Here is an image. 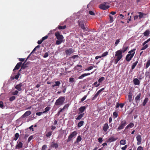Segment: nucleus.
I'll return each mask as SVG.
<instances>
[{"mask_svg": "<svg viewBox=\"0 0 150 150\" xmlns=\"http://www.w3.org/2000/svg\"><path fill=\"white\" fill-rule=\"evenodd\" d=\"M33 138V136H30L28 139V142H29Z\"/></svg>", "mask_w": 150, "mask_h": 150, "instance_id": "nucleus-57", "label": "nucleus"}, {"mask_svg": "<svg viewBox=\"0 0 150 150\" xmlns=\"http://www.w3.org/2000/svg\"><path fill=\"white\" fill-rule=\"evenodd\" d=\"M148 46L147 45H145L143 46L142 47L141 49L142 50H144L146 49L148 47Z\"/></svg>", "mask_w": 150, "mask_h": 150, "instance_id": "nucleus-45", "label": "nucleus"}, {"mask_svg": "<svg viewBox=\"0 0 150 150\" xmlns=\"http://www.w3.org/2000/svg\"><path fill=\"white\" fill-rule=\"evenodd\" d=\"M108 128L109 126L108 124L107 123H105L103 127V130L105 132L107 131Z\"/></svg>", "mask_w": 150, "mask_h": 150, "instance_id": "nucleus-19", "label": "nucleus"}, {"mask_svg": "<svg viewBox=\"0 0 150 150\" xmlns=\"http://www.w3.org/2000/svg\"><path fill=\"white\" fill-rule=\"evenodd\" d=\"M128 47L125 45H123L122 48L116 52L115 56H122V53H125L127 51Z\"/></svg>", "mask_w": 150, "mask_h": 150, "instance_id": "nucleus-3", "label": "nucleus"}, {"mask_svg": "<svg viewBox=\"0 0 150 150\" xmlns=\"http://www.w3.org/2000/svg\"><path fill=\"white\" fill-rule=\"evenodd\" d=\"M127 145H125L124 147H122L121 149L122 150H125L127 148Z\"/></svg>", "mask_w": 150, "mask_h": 150, "instance_id": "nucleus-64", "label": "nucleus"}, {"mask_svg": "<svg viewBox=\"0 0 150 150\" xmlns=\"http://www.w3.org/2000/svg\"><path fill=\"white\" fill-rule=\"evenodd\" d=\"M18 92L17 91H15L12 93V94L13 95H17L18 93Z\"/></svg>", "mask_w": 150, "mask_h": 150, "instance_id": "nucleus-58", "label": "nucleus"}, {"mask_svg": "<svg viewBox=\"0 0 150 150\" xmlns=\"http://www.w3.org/2000/svg\"><path fill=\"white\" fill-rule=\"evenodd\" d=\"M126 123L127 122L125 120H124L122 121L120 125L119 126L118 128L117 129V131H118L119 130L123 129L126 125Z\"/></svg>", "mask_w": 150, "mask_h": 150, "instance_id": "nucleus-7", "label": "nucleus"}, {"mask_svg": "<svg viewBox=\"0 0 150 150\" xmlns=\"http://www.w3.org/2000/svg\"><path fill=\"white\" fill-rule=\"evenodd\" d=\"M24 64V63L21 66V69H25L27 67L26 65V64Z\"/></svg>", "mask_w": 150, "mask_h": 150, "instance_id": "nucleus-53", "label": "nucleus"}, {"mask_svg": "<svg viewBox=\"0 0 150 150\" xmlns=\"http://www.w3.org/2000/svg\"><path fill=\"white\" fill-rule=\"evenodd\" d=\"M19 133H16L15 135V137L14 138V140L15 141L17 140L19 137Z\"/></svg>", "mask_w": 150, "mask_h": 150, "instance_id": "nucleus-35", "label": "nucleus"}, {"mask_svg": "<svg viewBox=\"0 0 150 150\" xmlns=\"http://www.w3.org/2000/svg\"><path fill=\"white\" fill-rule=\"evenodd\" d=\"M22 85V83H20L19 84L17 85L15 87V88L18 90V91H20L21 90V87Z\"/></svg>", "mask_w": 150, "mask_h": 150, "instance_id": "nucleus-18", "label": "nucleus"}, {"mask_svg": "<svg viewBox=\"0 0 150 150\" xmlns=\"http://www.w3.org/2000/svg\"><path fill=\"white\" fill-rule=\"evenodd\" d=\"M138 13L139 14V19H141L143 17L144 14L143 13L140 12H138Z\"/></svg>", "mask_w": 150, "mask_h": 150, "instance_id": "nucleus-39", "label": "nucleus"}, {"mask_svg": "<svg viewBox=\"0 0 150 150\" xmlns=\"http://www.w3.org/2000/svg\"><path fill=\"white\" fill-rule=\"evenodd\" d=\"M100 93V92H99V91H98L97 92V93L95 94V95L93 97V98H92V100H94L95 99H96Z\"/></svg>", "mask_w": 150, "mask_h": 150, "instance_id": "nucleus-30", "label": "nucleus"}, {"mask_svg": "<svg viewBox=\"0 0 150 150\" xmlns=\"http://www.w3.org/2000/svg\"><path fill=\"white\" fill-rule=\"evenodd\" d=\"M120 144L124 145L126 144V140L123 139L120 141Z\"/></svg>", "mask_w": 150, "mask_h": 150, "instance_id": "nucleus-37", "label": "nucleus"}, {"mask_svg": "<svg viewBox=\"0 0 150 150\" xmlns=\"http://www.w3.org/2000/svg\"><path fill=\"white\" fill-rule=\"evenodd\" d=\"M122 57H113L112 58L111 60L112 62H113L115 64H116L121 59Z\"/></svg>", "mask_w": 150, "mask_h": 150, "instance_id": "nucleus-9", "label": "nucleus"}, {"mask_svg": "<svg viewBox=\"0 0 150 150\" xmlns=\"http://www.w3.org/2000/svg\"><path fill=\"white\" fill-rule=\"evenodd\" d=\"M65 100L64 97L60 96L56 100L55 103V105L56 106H60L63 104Z\"/></svg>", "mask_w": 150, "mask_h": 150, "instance_id": "nucleus-4", "label": "nucleus"}, {"mask_svg": "<svg viewBox=\"0 0 150 150\" xmlns=\"http://www.w3.org/2000/svg\"><path fill=\"white\" fill-rule=\"evenodd\" d=\"M81 140H82V138H81V137L80 135H79V136H78L77 137V138L76 140V143L79 142H80Z\"/></svg>", "mask_w": 150, "mask_h": 150, "instance_id": "nucleus-32", "label": "nucleus"}, {"mask_svg": "<svg viewBox=\"0 0 150 150\" xmlns=\"http://www.w3.org/2000/svg\"><path fill=\"white\" fill-rule=\"evenodd\" d=\"M15 98L16 97L15 96H13L10 98L9 100L11 101H13L15 99Z\"/></svg>", "mask_w": 150, "mask_h": 150, "instance_id": "nucleus-46", "label": "nucleus"}, {"mask_svg": "<svg viewBox=\"0 0 150 150\" xmlns=\"http://www.w3.org/2000/svg\"><path fill=\"white\" fill-rule=\"evenodd\" d=\"M87 95L84 96L83 98H82L81 99V102H83L85 100L87 97Z\"/></svg>", "mask_w": 150, "mask_h": 150, "instance_id": "nucleus-56", "label": "nucleus"}, {"mask_svg": "<svg viewBox=\"0 0 150 150\" xmlns=\"http://www.w3.org/2000/svg\"><path fill=\"white\" fill-rule=\"evenodd\" d=\"M150 41V38L146 40L143 43L142 45L143 46L144 45H146V44L148 42H149Z\"/></svg>", "mask_w": 150, "mask_h": 150, "instance_id": "nucleus-47", "label": "nucleus"}, {"mask_svg": "<svg viewBox=\"0 0 150 150\" xmlns=\"http://www.w3.org/2000/svg\"><path fill=\"white\" fill-rule=\"evenodd\" d=\"M132 93L129 92L128 95V101L129 102H131L132 101Z\"/></svg>", "mask_w": 150, "mask_h": 150, "instance_id": "nucleus-26", "label": "nucleus"}, {"mask_svg": "<svg viewBox=\"0 0 150 150\" xmlns=\"http://www.w3.org/2000/svg\"><path fill=\"white\" fill-rule=\"evenodd\" d=\"M108 52H105L103 53L101 56H106L108 54Z\"/></svg>", "mask_w": 150, "mask_h": 150, "instance_id": "nucleus-59", "label": "nucleus"}, {"mask_svg": "<svg viewBox=\"0 0 150 150\" xmlns=\"http://www.w3.org/2000/svg\"><path fill=\"white\" fill-rule=\"evenodd\" d=\"M148 100V98H145L142 103V105L143 106H144L145 105L146 103L147 102Z\"/></svg>", "mask_w": 150, "mask_h": 150, "instance_id": "nucleus-31", "label": "nucleus"}, {"mask_svg": "<svg viewBox=\"0 0 150 150\" xmlns=\"http://www.w3.org/2000/svg\"><path fill=\"white\" fill-rule=\"evenodd\" d=\"M31 113V111L30 110L27 111L22 116V118H25L27 116L30 115Z\"/></svg>", "mask_w": 150, "mask_h": 150, "instance_id": "nucleus-14", "label": "nucleus"}, {"mask_svg": "<svg viewBox=\"0 0 150 150\" xmlns=\"http://www.w3.org/2000/svg\"><path fill=\"white\" fill-rule=\"evenodd\" d=\"M55 35L57 39L58 40L56 41V44L57 45L60 44L63 42L64 39L63 36L60 34L59 32H56L55 33Z\"/></svg>", "mask_w": 150, "mask_h": 150, "instance_id": "nucleus-1", "label": "nucleus"}, {"mask_svg": "<svg viewBox=\"0 0 150 150\" xmlns=\"http://www.w3.org/2000/svg\"><path fill=\"white\" fill-rule=\"evenodd\" d=\"M136 139L137 142V145H139L142 142V137L140 135H138L136 137Z\"/></svg>", "mask_w": 150, "mask_h": 150, "instance_id": "nucleus-13", "label": "nucleus"}, {"mask_svg": "<svg viewBox=\"0 0 150 150\" xmlns=\"http://www.w3.org/2000/svg\"><path fill=\"white\" fill-rule=\"evenodd\" d=\"M133 82L135 85H139L140 84V81L138 79L135 78L133 79Z\"/></svg>", "mask_w": 150, "mask_h": 150, "instance_id": "nucleus-17", "label": "nucleus"}, {"mask_svg": "<svg viewBox=\"0 0 150 150\" xmlns=\"http://www.w3.org/2000/svg\"><path fill=\"white\" fill-rule=\"evenodd\" d=\"M69 106V104H66L63 107V108H62L63 110H64L65 109L67 108Z\"/></svg>", "mask_w": 150, "mask_h": 150, "instance_id": "nucleus-49", "label": "nucleus"}, {"mask_svg": "<svg viewBox=\"0 0 150 150\" xmlns=\"http://www.w3.org/2000/svg\"><path fill=\"white\" fill-rule=\"evenodd\" d=\"M137 150H143V148L142 146H139L137 148Z\"/></svg>", "mask_w": 150, "mask_h": 150, "instance_id": "nucleus-61", "label": "nucleus"}, {"mask_svg": "<svg viewBox=\"0 0 150 150\" xmlns=\"http://www.w3.org/2000/svg\"><path fill=\"white\" fill-rule=\"evenodd\" d=\"M134 125L133 123L130 122L129 125H128L125 127V129H127L129 128H132L134 126Z\"/></svg>", "mask_w": 150, "mask_h": 150, "instance_id": "nucleus-27", "label": "nucleus"}, {"mask_svg": "<svg viewBox=\"0 0 150 150\" xmlns=\"http://www.w3.org/2000/svg\"><path fill=\"white\" fill-rule=\"evenodd\" d=\"M23 145V144L21 142H19L18 144L17 145L16 147V149L20 148H21Z\"/></svg>", "mask_w": 150, "mask_h": 150, "instance_id": "nucleus-23", "label": "nucleus"}, {"mask_svg": "<svg viewBox=\"0 0 150 150\" xmlns=\"http://www.w3.org/2000/svg\"><path fill=\"white\" fill-rule=\"evenodd\" d=\"M113 115L115 117V118H116L118 116V114L116 112H113Z\"/></svg>", "mask_w": 150, "mask_h": 150, "instance_id": "nucleus-52", "label": "nucleus"}, {"mask_svg": "<svg viewBox=\"0 0 150 150\" xmlns=\"http://www.w3.org/2000/svg\"><path fill=\"white\" fill-rule=\"evenodd\" d=\"M136 49H133L128 52V54L126 56H133L135 53Z\"/></svg>", "mask_w": 150, "mask_h": 150, "instance_id": "nucleus-11", "label": "nucleus"}, {"mask_svg": "<svg viewBox=\"0 0 150 150\" xmlns=\"http://www.w3.org/2000/svg\"><path fill=\"white\" fill-rule=\"evenodd\" d=\"M125 103H119L120 107L121 108H122L125 105Z\"/></svg>", "mask_w": 150, "mask_h": 150, "instance_id": "nucleus-60", "label": "nucleus"}, {"mask_svg": "<svg viewBox=\"0 0 150 150\" xmlns=\"http://www.w3.org/2000/svg\"><path fill=\"white\" fill-rule=\"evenodd\" d=\"M66 28V26L64 25V26L59 25L58 26V28L59 30H63Z\"/></svg>", "mask_w": 150, "mask_h": 150, "instance_id": "nucleus-29", "label": "nucleus"}, {"mask_svg": "<svg viewBox=\"0 0 150 150\" xmlns=\"http://www.w3.org/2000/svg\"><path fill=\"white\" fill-rule=\"evenodd\" d=\"M141 96V93H140L138 94L136 97L135 98V100L136 103L139 101Z\"/></svg>", "mask_w": 150, "mask_h": 150, "instance_id": "nucleus-21", "label": "nucleus"}, {"mask_svg": "<svg viewBox=\"0 0 150 150\" xmlns=\"http://www.w3.org/2000/svg\"><path fill=\"white\" fill-rule=\"evenodd\" d=\"M100 83H98V82L97 81L95 82L93 85V86L95 87H98L100 85Z\"/></svg>", "mask_w": 150, "mask_h": 150, "instance_id": "nucleus-38", "label": "nucleus"}, {"mask_svg": "<svg viewBox=\"0 0 150 150\" xmlns=\"http://www.w3.org/2000/svg\"><path fill=\"white\" fill-rule=\"evenodd\" d=\"M93 68V67L92 66H90L88 68L85 69L86 71H89L92 69Z\"/></svg>", "mask_w": 150, "mask_h": 150, "instance_id": "nucleus-55", "label": "nucleus"}, {"mask_svg": "<svg viewBox=\"0 0 150 150\" xmlns=\"http://www.w3.org/2000/svg\"><path fill=\"white\" fill-rule=\"evenodd\" d=\"M109 18H110V23H112L113 21V17L111 15L109 16Z\"/></svg>", "mask_w": 150, "mask_h": 150, "instance_id": "nucleus-44", "label": "nucleus"}, {"mask_svg": "<svg viewBox=\"0 0 150 150\" xmlns=\"http://www.w3.org/2000/svg\"><path fill=\"white\" fill-rule=\"evenodd\" d=\"M77 134V133L76 131H74L68 137V138L67 139V142H70L72 138L76 135Z\"/></svg>", "mask_w": 150, "mask_h": 150, "instance_id": "nucleus-8", "label": "nucleus"}, {"mask_svg": "<svg viewBox=\"0 0 150 150\" xmlns=\"http://www.w3.org/2000/svg\"><path fill=\"white\" fill-rule=\"evenodd\" d=\"M109 4V3L108 2H105L104 3H103L102 4H101L99 6V7L100 8L103 10H105L108 9L110 7V6H109L107 5V4Z\"/></svg>", "mask_w": 150, "mask_h": 150, "instance_id": "nucleus-5", "label": "nucleus"}, {"mask_svg": "<svg viewBox=\"0 0 150 150\" xmlns=\"http://www.w3.org/2000/svg\"><path fill=\"white\" fill-rule=\"evenodd\" d=\"M69 82H73L74 81V78L72 77H70V78L69 79Z\"/></svg>", "mask_w": 150, "mask_h": 150, "instance_id": "nucleus-54", "label": "nucleus"}, {"mask_svg": "<svg viewBox=\"0 0 150 150\" xmlns=\"http://www.w3.org/2000/svg\"><path fill=\"white\" fill-rule=\"evenodd\" d=\"M84 122L83 121H81L79 122L78 124L77 125L78 127H81V126H82L83 125Z\"/></svg>", "mask_w": 150, "mask_h": 150, "instance_id": "nucleus-33", "label": "nucleus"}, {"mask_svg": "<svg viewBox=\"0 0 150 150\" xmlns=\"http://www.w3.org/2000/svg\"><path fill=\"white\" fill-rule=\"evenodd\" d=\"M120 42V39H118L116 40L115 42V46H117V45Z\"/></svg>", "mask_w": 150, "mask_h": 150, "instance_id": "nucleus-50", "label": "nucleus"}, {"mask_svg": "<svg viewBox=\"0 0 150 150\" xmlns=\"http://www.w3.org/2000/svg\"><path fill=\"white\" fill-rule=\"evenodd\" d=\"M40 46L39 45L36 46L28 56H30L31 54L35 56L36 55L38 56L40 55L41 53L40 50Z\"/></svg>", "mask_w": 150, "mask_h": 150, "instance_id": "nucleus-2", "label": "nucleus"}, {"mask_svg": "<svg viewBox=\"0 0 150 150\" xmlns=\"http://www.w3.org/2000/svg\"><path fill=\"white\" fill-rule=\"evenodd\" d=\"M58 144L57 143H53L51 144V146L52 147L57 148L58 147Z\"/></svg>", "mask_w": 150, "mask_h": 150, "instance_id": "nucleus-34", "label": "nucleus"}, {"mask_svg": "<svg viewBox=\"0 0 150 150\" xmlns=\"http://www.w3.org/2000/svg\"><path fill=\"white\" fill-rule=\"evenodd\" d=\"M89 13L91 15H95V13L91 11H89Z\"/></svg>", "mask_w": 150, "mask_h": 150, "instance_id": "nucleus-62", "label": "nucleus"}, {"mask_svg": "<svg viewBox=\"0 0 150 150\" xmlns=\"http://www.w3.org/2000/svg\"><path fill=\"white\" fill-rule=\"evenodd\" d=\"M22 64V62H19L15 66L14 69L13 70V71H14L15 70H17L19 69L20 67Z\"/></svg>", "mask_w": 150, "mask_h": 150, "instance_id": "nucleus-16", "label": "nucleus"}, {"mask_svg": "<svg viewBox=\"0 0 150 150\" xmlns=\"http://www.w3.org/2000/svg\"><path fill=\"white\" fill-rule=\"evenodd\" d=\"M150 65V60H149L147 61L146 65V68H148L149 66Z\"/></svg>", "mask_w": 150, "mask_h": 150, "instance_id": "nucleus-41", "label": "nucleus"}, {"mask_svg": "<svg viewBox=\"0 0 150 150\" xmlns=\"http://www.w3.org/2000/svg\"><path fill=\"white\" fill-rule=\"evenodd\" d=\"M50 109V107L47 106L45 109V111L43 112V113H45L49 111Z\"/></svg>", "mask_w": 150, "mask_h": 150, "instance_id": "nucleus-36", "label": "nucleus"}, {"mask_svg": "<svg viewBox=\"0 0 150 150\" xmlns=\"http://www.w3.org/2000/svg\"><path fill=\"white\" fill-rule=\"evenodd\" d=\"M93 72H91V73L90 74V73H85L84 74H82L79 77L78 79H83L84 77L86 76H88L90 75L91 74H92L93 73Z\"/></svg>", "mask_w": 150, "mask_h": 150, "instance_id": "nucleus-15", "label": "nucleus"}, {"mask_svg": "<svg viewBox=\"0 0 150 150\" xmlns=\"http://www.w3.org/2000/svg\"><path fill=\"white\" fill-rule=\"evenodd\" d=\"M55 83L56 84H55L56 85H57V86H59L61 83L59 81H55Z\"/></svg>", "mask_w": 150, "mask_h": 150, "instance_id": "nucleus-63", "label": "nucleus"}, {"mask_svg": "<svg viewBox=\"0 0 150 150\" xmlns=\"http://www.w3.org/2000/svg\"><path fill=\"white\" fill-rule=\"evenodd\" d=\"M104 79V78L103 77H101L98 80V82L99 83L101 82Z\"/></svg>", "mask_w": 150, "mask_h": 150, "instance_id": "nucleus-43", "label": "nucleus"}, {"mask_svg": "<svg viewBox=\"0 0 150 150\" xmlns=\"http://www.w3.org/2000/svg\"><path fill=\"white\" fill-rule=\"evenodd\" d=\"M118 139L117 137L112 136L110 137L106 141L107 143L111 142L116 140Z\"/></svg>", "mask_w": 150, "mask_h": 150, "instance_id": "nucleus-10", "label": "nucleus"}, {"mask_svg": "<svg viewBox=\"0 0 150 150\" xmlns=\"http://www.w3.org/2000/svg\"><path fill=\"white\" fill-rule=\"evenodd\" d=\"M21 73H20L18 72L17 74L15 76H14V79H18L19 78V76L20 75Z\"/></svg>", "mask_w": 150, "mask_h": 150, "instance_id": "nucleus-42", "label": "nucleus"}, {"mask_svg": "<svg viewBox=\"0 0 150 150\" xmlns=\"http://www.w3.org/2000/svg\"><path fill=\"white\" fill-rule=\"evenodd\" d=\"M86 109L85 106H82L80 107L79 109V113L82 114Z\"/></svg>", "mask_w": 150, "mask_h": 150, "instance_id": "nucleus-20", "label": "nucleus"}, {"mask_svg": "<svg viewBox=\"0 0 150 150\" xmlns=\"http://www.w3.org/2000/svg\"><path fill=\"white\" fill-rule=\"evenodd\" d=\"M133 57H126V60L128 62Z\"/></svg>", "mask_w": 150, "mask_h": 150, "instance_id": "nucleus-48", "label": "nucleus"}, {"mask_svg": "<svg viewBox=\"0 0 150 150\" xmlns=\"http://www.w3.org/2000/svg\"><path fill=\"white\" fill-rule=\"evenodd\" d=\"M84 113H83L79 115L77 117H76L75 119L76 120H80L81 119L82 117H83L84 115Z\"/></svg>", "mask_w": 150, "mask_h": 150, "instance_id": "nucleus-24", "label": "nucleus"}, {"mask_svg": "<svg viewBox=\"0 0 150 150\" xmlns=\"http://www.w3.org/2000/svg\"><path fill=\"white\" fill-rule=\"evenodd\" d=\"M47 147V146L46 145H43L42 147L41 150H45Z\"/></svg>", "mask_w": 150, "mask_h": 150, "instance_id": "nucleus-51", "label": "nucleus"}, {"mask_svg": "<svg viewBox=\"0 0 150 150\" xmlns=\"http://www.w3.org/2000/svg\"><path fill=\"white\" fill-rule=\"evenodd\" d=\"M52 132L51 131H50L47 133L46 134V137H50L52 134Z\"/></svg>", "mask_w": 150, "mask_h": 150, "instance_id": "nucleus-40", "label": "nucleus"}, {"mask_svg": "<svg viewBox=\"0 0 150 150\" xmlns=\"http://www.w3.org/2000/svg\"><path fill=\"white\" fill-rule=\"evenodd\" d=\"M84 23L85 22L84 21L80 19L78 21V23L79 26L83 30L85 31L86 30V28L84 26Z\"/></svg>", "mask_w": 150, "mask_h": 150, "instance_id": "nucleus-6", "label": "nucleus"}, {"mask_svg": "<svg viewBox=\"0 0 150 150\" xmlns=\"http://www.w3.org/2000/svg\"><path fill=\"white\" fill-rule=\"evenodd\" d=\"M82 66L80 65H77L75 67V69L78 71H80L82 69Z\"/></svg>", "mask_w": 150, "mask_h": 150, "instance_id": "nucleus-25", "label": "nucleus"}, {"mask_svg": "<svg viewBox=\"0 0 150 150\" xmlns=\"http://www.w3.org/2000/svg\"><path fill=\"white\" fill-rule=\"evenodd\" d=\"M138 61H137L136 62H135L134 63H133L132 66V67L131 68V69L133 70L135 67L137 65V64L138 63Z\"/></svg>", "mask_w": 150, "mask_h": 150, "instance_id": "nucleus-28", "label": "nucleus"}, {"mask_svg": "<svg viewBox=\"0 0 150 150\" xmlns=\"http://www.w3.org/2000/svg\"><path fill=\"white\" fill-rule=\"evenodd\" d=\"M73 52L74 50L71 48H70L65 51V53L67 55H70Z\"/></svg>", "mask_w": 150, "mask_h": 150, "instance_id": "nucleus-12", "label": "nucleus"}, {"mask_svg": "<svg viewBox=\"0 0 150 150\" xmlns=\"http://www.w3.org/2000/svg\"><path fill=\"white\" fill-rule=\"evenodd\" d=\"M149 29H147L143 33L144 35L146 37H148L149 34Z\"/></svg>", "mask_w": 150, "mask_h": 150, "instance_id": "nucleus-22", "label": "nucleus"}]
</instances>
